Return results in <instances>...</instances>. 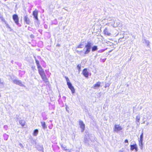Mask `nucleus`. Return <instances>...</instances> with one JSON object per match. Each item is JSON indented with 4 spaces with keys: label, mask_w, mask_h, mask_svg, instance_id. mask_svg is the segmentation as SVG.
Returning a JSON list of instances; mask_svg holds the SVG:
<instances>
[{
    "label": "nucleus",
    "mask_w": 152,
    "mask_h": 152,
    "mask_svg": "<svg viewBox=\"0 0 152 152\" xmlns=\"http://www.w3.org/2000/svg\"><path fill=\"white\" fill-rule=\"evenodd\" d=\"M0 85H3V83L1 82V80L0 79Z\"/></svg>",
    "instance_id": "obj_34"
},
{
    "label": "nucleus",
    "mask_w": 152,
    "mask_h": 152,
    "mask_svg": "<svg viewBox=\"0 0 152 152\" xmlns=\"http://www.w3.org/2000/svg\"><path fill=\"white\" fill-rule=\"evenodd\" d=\"M38 14V12L37 10H35L34 11L33 13V15L35 18L37 20H38V18L37 17Z\"/></svg>",
    "instance_id": "obj_11"
},
{
    "label": "nucleus",
    "mask_w": 152,
    "mask_h": 152,
    "mask_svg": "<svg viewBox=\"0 0 152 152\" xmlns=\"http://www.w3.org/2000/svg\"><path fill=\"white\" fill-rule=\"evenodd\" d=\"M123 128L119 124H115L113 129L114 132L118 133L119 132L122 130Z\"/></svg>",
    "instance_id": "obj_3"
},
{
    "label": "nucleus",
    "mask_w": 152,
    "mask_h": 152,
    "mask_svg": "<svg viewBox=\"0 0 152 152\" xmlns=\"http://www.w3.org/2000/svg\"><path fill=\"white\" fill-rule=\"evenodd\" d=\"M19 124L22 126H24L25 121L24 120H20L19 121Z\"/></svg>",
    "instance_id": "obj_19"
},
{
    "label": "nucleus",
    "mask_w": 152,
    "mask_h": 152,
    "mask_svg": "<svg viewBox=\"0 0 152 152\" xmlns=\"http://www.w3.org/2000/svg\"><path fill=\"white\" fill-rule=\"evenodd\" d=\"M24 20L27 24H29L30 23L29 19L26 16L25 17Z\"/></svg>",
    "instance_id": "obj_14"
},
{
    "label": "nucleus",
    "mask_w": 152,
    "mask_h": 152,
    "mask_svg": "<svg viewBox=\"0 0 152 152\" xmlns=\"http://www.w3.org/2000/svg\"><path fill=\"white\" fill-rule=\"evenodd\" d=\"M97 47L96 46H94L92 48V51H94L96 50H97Z\"/></svg>",
    "instance_id": "obj_21"
},
{
    "label": "nucleus",
    "mask_w": 152,
    "mask_h": 152,
    "mask_svg": "<svg viewBox=\"0 0 152 152\" xmlns=\"http://www.w3.org/2000/svg\"><path fill=\"white\" fill-rule=\"evenodd\" d=\"M13 82L17 85H19L20 86H24V85L21 82L20 80H13Z\"/></svg>",
    "instance_id": "obj_9"
},
{
    "label": "nucleus",
    "mask_w": 152,
    "mask_h": 152,
    "mask_svg": "<svg viewBox=\"0 0 152 152\" xmlns=\"http://www.w3.org/2000/svg\"><path fill=\"white\" fill-rule=\"evenodd\" d=\"M41 125L42 127V128L44 129H45L47 128V126H46L45 124V122H41Z\"/></svg>",
    "instance_id": "obj_16"
},
{
    "label": "nucleus",
    "mask_w": 152,
    "mask_h": 152,
    "mask_svg": "<svg viewBox=\"0 0 152 152\" xmlns=\"http://www.w3.org/2000/svg\"><path fill=\"white\" fill-rule=\"evenodd\" d=\"M140 117L139 115H137L136 116V120L137 122V124L138 125L140 124Z\"/></svg>",
    "instance_id": "obj_15"
},
{
    "label": "nucleus",
    "mask_w": 152,
    "mask_h": 152,
    "mask_svg": "<svg viewBox=\"0 0 152 152\" xmlns=\"http://www.w3.org/2000/svg\"><path fill=\"white\" fill-rule=\"evenodd\" d=\"M79 124L81 129V132H83L85 129V125L83 123V121H79Z\"/></svg>",
    "instance_id": "obj_7"
},
{
    "label": "nucleus",
    "mask_w": 152,
    "mask_h": 152,
    "mask_svg": "<svg viewBox=\"0 0 152 152\" xmlns=\"http://www.w3.org/2000/svg\"><path fill=\"white\" fill-rule=\"evenodd\" d=\"M100 82H98L95 84L94 86L93 87V88L94 89H96L100 87Z\"/></svg>",
    "instance_id": "obj_13"
},
{
    "label": "nucleus",
    "mask_w": 152,
    "mask_h": 152,
    "mask_svg": "<svg viewBox=\"0 0 152 152\" xmlns=\"http://www.w3.org/2000/svg\"><path fill=\"white\" fill-rule=\"evenodd\" d=\"M60 46V45L59 44H58L56 45V46L57 47H59Z\"/></svg>",
    "instance_id": "obj_38"
},
{
    "label": "nucleus",
    "mask_w": 152,
    "mask_h": 152,
    "mask_svg": "<svg viewBox=\"0 0 152 152\" xmlns=\"http://www.w3.org/2000/svg\"><path fill=\"white\" fill-rule=\"evenodd\" d=\"M144 42H143L145 43L147 45V46H149L150 43L149 41L146 39H144Z\"/></svg>",
    "instance_id": "obj_22"
},
{
    "label": "nucleus",
    "mask_w": 152,
    "mask_h": 152,
    "mask_svg": "<svg viewBox=\"0 0 152 152\" xmlns=\"http://www.w3.org/2000/svg\"><path fill=\"white\" fill-rule=\"evenodd\" d=\"M13 19L15 23L18 25L19 23V19L18 16L17 15H13Z\"/></svg>",
    "instance_id": "obj_8"
},
{
    "label": "nucleus",
    "mask_w": 152,
    "mask_h": 152,
    "mask_svg": "<svg viewBox=\"0 0 152 152\" xmlns=\"http://www.w3.org/2000/svg\"><path fill=\"white\" fill-rule=\"evenodd\" d=\"M83 75L86 77H88V72L87 71V69H84L83 71Z\"/></svg>",
    "instance_id": "obj_10"
},
{
    "label": "nucleus",
    "mask_w": 152,
    "mask_h": 152,
    "mask_svg": "<svg viewBox=\"0 0 152 152\" xmlns=\"http://www.w3.org/2000/svg\"><path fill=\"white\" fill-rule=\"evenodd\" d=\"M92 45L91 43L88 42L87 44L85 45L86 50L84 53L85 54H88L90 53Z\"/></svg>",
    "instance_id": "obj_2"
},
{
    "label": "nucleus",
    "mask_w": 152,
    "mask_h": 152,
    "mask_svg": "<svg viewBox=\"0 0 152 152\" xmlns=\"http://www.w3.org/2000/svg\"><path fill=\"white\" fill-rule=\"evenodd\" d=\"M92 138H94V137H91L90 135H86L84 138V140L85 142L87 143V141L89 142V140H92L93 139Z\"/></svg>",
    "instance_id": "obj_6"
},
{
    "label": "nucleus",
    "mask_w": 152,
    "mask_h": 152,
    "mask_svg": "<svg viewBox=\"0 0 152 152\" xmlns=\"http://www.w3.org/2000/svg\"><path fill=\"white\" fill-rule=\"evenodd\" d=\"M38 70L39 73L43 80L45 82H47L48 81V79L46 77L44 71L42 68H40Z\"/></svg>",
    "instance_id": "obj_1"
},
{
    "label": "nucleus",
    "mask_w": 152,
    "mask_h": 152,
    "mask_svg": "<svg viewBox=\"0 0 152 152\" xmlns=\"http://www.w3.org/2000/svg\"><path fill=\"white\" fill-rule=\"evenodd\" d=\"M109 24V23H107L106 24V25H108Z\"/></svg>",
    "instance_id": "obj_42"
},
{
    "label": "nucleus",
    "mask_w": 152,
    "mask_h": 152,
    "mask_svg": "<svg viewBox=\"0 0 152 152\" xmlns=\"http://www.w3.org/2000/svg\"><path fill=\"white\" fill-rule=\"evenodd\" d=\"M143 132H142L140 136V138L139 140L143 141Z\"/></svg>",
    "instance_id": "obj_26"
},
{
    "label": "nucleus",
    "mask_w": 152,
    "mask_h": 152,
    "mask_svg": "<svg viewBox=\"0 0 152 152\" xmlns=\"http://www.w3.org/2000/svg\"><path fill=\"white\" fill-rule=\"evenodd\" d=\"M61 148L63 149V150H65V151H69V149H66V146L64 145H61Z\"/></svg>",
    "instance_id": "obj_25"
},
{
    "label": "nucleus",
    "mask_w": 152,
    "mask_h": 152,
    "mask_svg": "<svg viewBox=\"0 0 152 152\" xmlns=\"http://www.w3.org/2000/svg\"><path fill=\"white\" fill-rule=\"evenodd\" d=\"M38 130L37 129H35L33 133V135L34 136H36L38 134Z\"/></svg>",
    "instance_id": "obj_20"
},
{
    "label": "nucleus",
    "mask_w": 152,
    "mask_h": 152,
    "mask_svg": "<svg viewBox=\"0 0 152 152\" xmlns=\"http://www.w3.org/2000/svg\"><path fill=\"white\" fill-rule=\"evenodd\" d=\"M39 150L42 151L43 150V148L42 147H40V148L38 149Z\"/></svg>",
    "instance_id": "obj_32"
},
{
    "label": "nucleus",
    "mask_w": 152,
    "mask_h": 152,
    "mask_svg": "<svg viewBox=\"0 0 152 152\" xmlns=\"http://www.w3.org/2000/svg\"><path fill=\"white\" fill-rule=\"evenodd\" d=\"M68 107L67 105H66V111H67L68 113H69V110L67 109V108Z\"/></svg>",
    "instance_id": "obj_33"
},
{
    "label": "nucleus",
    "mask_w": 152,
    "mask_h": 152,
    "mask_svg": "<svg viewBox=\"0 0 152 152\" xmlns=\"http://www.w3.org/2000/svg\"><path fill=\"white\" fill-rule=\"evenodd\" d=\"M124 142L125 143H126V144H125V145H128V144H129V143H128V141L127 140H125V141H124Z\"/></svg>",
    "instance_id": "obj_29"
},
{
    "label": "nucleus",
    "mask_w": 152,
    "mask_h": 152,
    "mask_svg": "<svg viewBox=\"0 0 152 152\" xmlns=\"http://www.w3.org/2000/svg\"><path fill=\"white\" fill-rule=\"evenodd\" d=\"M104 33V34L108 36H110L111 34L108 31L107 28H106L103 31Z\"/></svg>",
    "instance_id": "obj_12"
},
{
    "label": "nucleus",
    "mask_w": 152,
    "mask_h": 152,
    "mask_svg": "<svg viewBox=\"0 0 152 152\" xmlns=\"http://www.w3.org/2000/svg\"><path fill=\"white\" fill-rule=\"evenodd\" d=\"M4 22L5 23L6 26L7 28H9L10 29V31H11L12 30V29L10 27V26L5 22V21H4Z\"/></svg>",
    "instance_id": "obj_23"
},
{
    "label": "nucleus",
    "mask_w": 152,
    "mask_h": 152,
    "mask_svg": "<svg viewBox=\"0 0 152 152\" xmlns=\"http://www.w3.org/2000/svg\"><path fill=\"white\" fill-rule=\"evenodd\" d=\"M20 145L21 146H22V144H20Z\"/></svg>",
    "instance_id": "obj_40"
},
{
    "label": "nucleus",
    "mask_w": 152,
    "mask_h": 152,
    "mask_svg": "<svg viewBox=\"0 0 152 152\" xmlns=\"http://www.w3.org/2000/svg\"><path fill=\"white\" fill-rule=\"evenodd\" d=\"M31 38H33L34 37V35H31Z\"/></svg>",
    "instance_id": "obj_37"
},
{
    "label": "nucleus",
    "mask_w": 152,
    "mask_h": 152,
    "mask_svg": "<svg viewBox=\"0 0 152 152\" xmlns=\"http://www.w3.org/2000/svg\"><path fill=\"white\" fill-rule=\"evenodd\" d=\"M37 68L38 69V70L40 68H42L41 67L40 65V64H37Z\"/></svg>",
    "instance_id": "obj_30"
},
{
    "label": "nucleus",
    "mask_w": 152,
    "mask_h": 152,
    "mask_svg": "<svg viewBox=\"0 0 152 152\" xmlns=\"http://www.w3.org/2000/svg\"><path fill=\"white\" fill-rule=\"evenodd\" d=\"M65 79H66V81H67V83L70 82H69V79L68 78V77L65 76Z\"/></svg>",
    "instance_id": "obj_28"
},
{
    "label": "nucleus",
    "mask_w": 152,
    "mask_h": 152,
    "mask_svg": "<svg viewBox=\"0 0 152 152\" xmlns=\"http://www.w3.org/2000/svg\"><path fill=\"white\" fill-rule=\"evenodd\" d=\"M68 88L71 90L73 94L75 92V90L74 87L72 86V84L70 82L67 83Z\"/></svg>",
    "instance_id": "obj_5"
},
{
    "label": "nucleus",
    "mask_w": 152,
    "mask_h": 152,
    "mask_svg": "<svg viewBox=\"0 0 152 152\" xmlns=\"http://www.w3.org/2000/svg\"><path fill=\"white\" fill-rule=\"evenodd\" d=\"M136 151H138V148L137 146L134 149Z\"/></svg>",
    "instance_id": "obj_35"
},
{
    "label": "nucleus",
    "mask_w": 152,
    "mask_h": 152,
    "mask_svg": "<svg viewBox=\"0 0 152 152\" xmlns=\"http://www.w3.org/2000/svg\"><path fill=\"white\" fill-rule=\"evenodd\" d=\"M137 146V145H136V144H135L133 145H130L131 150V151H133L135 148Z\"/></svg>",
    "instance_id": "obj_17"
},
{
    "label": "nucleus",
    "mask_w": 152,
    "mask_h": 152,
    "mask_svg": "<svg viewBox=\"0 0 152 152\" xmlns=\"http://www.w3.org/2000/svg\"><path fill=\"white\" fill-rule=\"evenodd\" d=\"M119 152H125L123 150H120L119 151Z\"/></svg>",
    "instance_id": "obj_36"
},
{
    "label": "nucleus",
    "mask_w": 152,
    "mask_h": 152,
    "mask_svg": "<svg viewBox=\"0 0 152 152\" xmlns=\"http://www.w3.org/2000/svg\"><path fill=\"white\" fill-rule=\"evenodd\" d=\"M142 142L143 141L139 140V145L140 146V149L142 150V149L143 148Z\"/></svg>",
    "instance_id": "obj_18"
},
{
    "label": "nucleus",
    "mask_w": 152,
    "mask_h": 152,
    "mask_svg": "<svg viewBox=\"0 0 152 152\" xmlns=\"http://www.w3.org/2000/svg\"><path fill=\"white\" fill-rule=\"evenodd\" d=\"M77 68L78 69V71L80 72L81 69V65L80 64H78L77 66Z\"/></svg>",
    "instance_id": "obj_27"
},
{
    "label": "nucleus",
    "mask_w": 152,
    "mask_h": 152,
    "mask_svg": "<svg viewBox=\"0 0 152 152\" xmlns=\"http://www.w3.org/2000/svg\"><path fill=\"white\" fill-rule=\"evenodd\" d=\"M84 45L83 43H81L79 45L77 46V48H82L83 47Z\"/></svg>",
    "instance_id": "obj_24"
},
{
    "label": "nucleus",
    "mask_w": 152,
    "mask_h": 152,
    "mask_svg": "<svg viewBox=\"0 0 152 152\" xmlns=\"http://www.w3.org/2000/svg\"><path fill=\"white\" fill-rule=\"evenodd\" d=\"M112 21L114 22V23L110 22L111 25L114 27H116L118 26H121V24L119 22H117L116 24H115V20L114 19H112L111 20Z\"/></svg>",
    "instance_id": "obj_4"
},
{
    "label": "nucleus",
    "mask_w": 152,
    "mask_h": 152,
    "mask_svg": "<svg viewBox=\"0 0 152 152\" xmlns=\"http://www.w3.org/2000/svg\"><path fill=\"white\" fill-rule=\"evenodd\" d=\"M35 61H36V64L37 65V64H39V62L36 59H35Z\"/></svg>",
    "instance_id": "obj_31"
},
{
    "label": "nucleus",
    "mask_w": 152,
    "mask_h": 152,
    "mask_svg": "<svg viewBox=\"0 0 152 152\" xmlns=\"http://www.w3.org/2000/svg\"><path fill=\"white\" fill-rule=\"evenodd\" d=\"M149 124V123H148V122H147V123H146V125H148Z\"/></svg>",
    "instance_id": "obj_39"
},
{
    "label": "nucleus",
    "mask_w": 152,
    "mask_h": 152,
    "mask_svg": "<svg viewBox=\"0 0 152 152\" xmlns=\"http://www.w3.org/2000/svg\"><path fill=\"white\" fill-rule=\"evenodd\" d=\"M110 18H108V20H111L110 19Z\"/></svg>",
    "instance_id": "obj_41"
}]
</instances>
